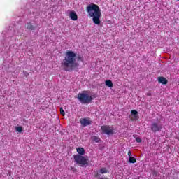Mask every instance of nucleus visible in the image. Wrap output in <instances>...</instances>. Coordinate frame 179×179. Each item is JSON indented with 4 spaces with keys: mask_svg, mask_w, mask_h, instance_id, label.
I'll return each mask as SVG.
<instances>
[{
    "mask_svg": "<svg viewBox=\"0 0 179 179\" xmlns=\"http://www.w3.org/2000/svg\"><path fill=\"white\" fill-rule=\"evenodd\" d=\"M61 66L66 72H72L78 69L79 63L76 62V53L72 50L66 51L64 59L61 62Z\"/></svg>",
    "mask_w": 179,
    "mask_h": 179,
    "instance_id": "f257e3e1",
    "label": "nucleus"
},
{
    "mask_svg": "<svg viewBox=\"0 0 179 179\" xmlns=\"http://www.w3.org/2000/svg\"><path fill=\"white\" fill-rule=\"evenodd\" d=\"M86 10L90 17H92V22L94 24H100V18L101 17V11L100 10V7L97 4H90L86 8Z\"/></svg>",
    "mask_w": 179,
    "mask_h": 179,
    "instance_id": "f03ea898",
    "label": "nucleus"
},
{
    "mask_svg": "<svg viewBox=\"0 0 179 179\" xmlns=\"http://www.w3.org/2000/svg\"><path fill=\"white\" fill-rule=\"evenodd\" d=\"M77 99H78L82 104H89L92 103V101L93 100L92 96L87 94L86 91L78 93Z\"/></svg>",
    "mask_w": 179,
    "mask_h": 179,
    "instance_id": "7ed1b4c3",
    "label": "nucleus"
},
{
    "mask_svg": "<svg viewBox=\"0 0 179 179\" xmlns=\"http://www.w3.org/2000/svg\"><path fill=\"white\" fill-rule=\"evenodd\" d=\"M101 130L105 135H114V128L108 125L101 126Z\"/></svg>",
    "mask_w": 179,
    "mask_h": 179,
    "instance_id": "20e7f679",
    "label": "nucleus"
},
{
    "mask_svg": "<svg viewBox=\"0 0 179 179\" xmlns=\"http://www.w3.org/2000/svg\"><path fill=\"white\" fill-rule=\"evenodd\" d=\"M74 160L78 164H82L83 166H85L88 163L87 159L82 155H75Z\"/></svg>",
    "mask_w": 179,
    "mask_h": 179,
    "instance_id": "39448f33",
    "label": "nucleus"
},
{
    "mask_svg": "<svg viewBox=\"0 0 179 179\" xmlns=\"http://www.w3.org/2000/svg\"><path fill=\"white\" fill-rule=\"evenodd\" d=\"M162 128L163 127L162 126V124H158L157 122H153L151 124V131H152V132H160Z\"/></svg>",
    "mask_w": 179,
    "mask_h": 179,
    "instance_id": "423d86ee",
    "label": "nucleus"
},
{
    "mask_svg": "<svg viewBox=\"0 0 179 179\" xmlns=\"http://www.w3.org/2000/svg\"><path fill=\"white\" fill-rule=\"evenodd\" d=\"M80 122L83 127H87V125L92 124V121L87 118L80 119Z\"/></svg>",
    "mask_w": 179,
    "mask_h": 179,
    "instance_id": "0eeeda50",
    "label": "nucleus"
},
{
    "mask_svg": "<svg viewBox=\"0 0 179 179\" xmlns=\"http://www.w3.org/2000/svg\"><path fill=\"white\" fill-rule=\"evenodd\" d=\"M69 17L71 20H78V15L75 11H71L69 14Z\"/></svg>",
    "mask_w": 179,
    "mask_h": 179,
    "instance_id": "6e6552de",
    "label": "nucleus"
},
{
    "mask_svg": "<svg viewBox=\"0 0 179 179\" xmlns=\"http://www.w3.org/2000/svg\"><path fill=\"white\" fill-rule=\"evenodd\" d=\"M158 82L159 83H162V85H167V79L164 77H159L158 78Z\"/></svg>",
    "mask_w": 179,
    "mask_h": 179,
    "instance_id": "1a4fd4ad",
    "label": "nucleus"
},
{
    "mask_svg": "<svg viewBox=\"0 0 179 179\" xmlns=\"http://www.w3.org/2000/svg\"><path fill=\"white\" fill-rule=\"evenodd\" d=\"M78 155H85V149L83 148H77Z\"/></svg>",
    "mask_w": 179,
    "mask_h": 179,
    "instance_id": "9d476101",
    "label": "nucleus"
},
{
    "mask_svg": "<svg viewBox=\"0 0 179 179\" xmlns=\"http://www.w3.org/2000/svg\"><path fill=\"white\" fill-rule=\"evenodd\" d=\"M27 29L28 30H35L36 29V28L33 25H31V23H30V22L27 23Z\"/></svg>",
    "mask_w": 179,
    "mask_h": 179,
    "instance_id": "9b49d317",
    "label": "nucleus"
},
{
    "mask_svg": "<svg viewBox=\"0 0 179 179\" xmlns=\"http://www.w3.org/2000/svg\"><path fill=\"white\" fill-rule=\"evenodd\" d=\"M106 85L108 86V87H113V81L108 80L105 82Z\"/></svg>",
    "mask_w": 179,
    "mask_h": 179,
    "instance_id": "f8f14e48",
    "label": "nucleus"
},
{
    "mask_svg": "<svg viewBox=\"0 0 179 179\" xmlns=\"http://www.w3.org/2000/svg\"><path fill=\"white\" fill-rule=\"evenodd\" d=\"M129 163H136V159L134 157H129Z\"/></svg>",
    "mask_w": 179,
    "mask_h": 179,
    "instance_id": "ddd939ff",
    "label": "nucleus"
},
{
    "mask_svg": "<svg viewBox=\"0 0 179 179\" xmlns=\"http://www.w3.org/2000/svg\"><path fill=\"white\" fill-rule=\"evenodd\" d=\"M93 141H94V142H96V143L101 142V140L100 139V138H99L97 136H94L93 138Z\"/></svg>",
    "mask_w": 179,
    "mask_h": 179,
    "instance_id": "4468645a",
    "label": "nucleus"
},
{
    "mask_svg": "<svg viewBox=\"0 0 179 179\" xmlns=\"http://www.w3.org/2000/svg\"><path fill=\"white\" fill-rule=\"evenodd\" d=\"M15 130L17 131V132H20V134L23 132V128L22 127H17L15 128Z\"/></svg>",
    "mask_w": 179,
    "mask_h": 179,
    "instance_id": "2eb2a0df",
    "label": "nucleus"
},
{
    "mask_svg": "<svg viewBox=\"0 0 179 179\" xmlns=\"http://www.w3.org/2000/svg\"><path fill=\"white\" fill-rule=\"evenodd\" d=\"M131 114H132V115H134L135 118H136V115H138V111L135 110H131Z\"/></svg>",
    "mask_w": 179,
    "mask_h": 179,
    "instance_id": "dca6fc26",
    "label": "nucleus"
},
{
    "mask_svg": "<svg viewBox=\"0 0 179 179\" xmlns=\"http://www.w3.org/2000/svg\"><path fill=\"white\" fill-rule=\"evenodd\" d=\"M100 173L101 174H104V173H107V169L106 168H102L100 169Z\"/></svg>",
    "mask_w": 179,
    "mask_h": 179,
    "instance_id": "f3484780",
    "label": "nucleus"
},
{
    "mask_svg": "<svg viewBox=\"0 0 179 179\" xmlns=\"http://www.w3.org/2000/svg\"><path fill=\"white\" fill-rule=\"evenodd\" d=\"M77 61H80L81 62H83L84 59H83V57L80 56V55H78L77 57Z\"/></svg>",
    "mask_w": 179,
    "mask_h": 179,
    "instance_id": "a211bd4d",
    "label": "nucleus"
},
{
    "mask_svg": "<svg viewBox=\"0 0 179 179\" xmlns=\"http://www.w3.org/2000/svg\"><path fill=\"white\" fill-rule=\"evenodd\" d=\"M60 114L63 116L65 115V111L64 110V108H60Z\"/></svg>",
    "mask_w": 179,
    "mask_h": 179,
    "instance_id": "6ab92c4d",
    "label": "nucleus"
},
{
    "mask_svg": "<svg viewBox=\"0 0 179 179\" xmlns=\"http://www.w3.org/2000/svg\"><path fill=\"white\" fill-rule=\"evenodd\" d=\"M136 142H137V143H141V142H142V139H141L139 137H137L136 138Z\"/></svg>",
    "mask_w": 179,
    "mask_h": 179,
    "instance_id": "aec40b11",
    "label": "nucleus"
},
{
    "mask_svg": "<svg viewBox=\"0 0 179 179\" xmlns=\"http://www.w3.org/2000/svg\"><path fill=\"white\" fill-rule=\"evenodd\" d=\"M127 155L129 157H132V152L131 150L128 151Z\"/></svg>",
    "mask_w": 179,
    "mask_h": 179,
    "instance_id": "412c9836",
    "label": "nucleus"
},
{
    "mask_svg": "<svg viewBox=\"0 0 179 179\" xmlns=\"http://www.w3.org/2000/svg\"><path fill=\"white\" fill-rule=\"evenodd\" d=\"M152 175L154 176V177H156V176H157V171H153L152 172Z\"/></svg>",
    "mask_w": 179,
    "mask_h": 179,
    "instance_id": "4be33fe9",
    "label": "nucleus"
},
{
    "mask_svg": "<svg viewBox=\"0 0 179 179\" xmlns=\"http://www.w3.org/2000/svg\"><path fill=\"white\" fill-rule=\"evenodd\" d=\"M147 96H152V93H151L150 92H148V93H147Z\"/></svg>",
    "mask_w": 179,
    "mask_h": 179,
    "instance_id": "5701e85b",
    "label": "nucleus"
},
{
    "mask_svg": "<svg viewBox=\"0 0 179 179\" xmlns=\"http://www.w3.org/2000/svg\"><path fill=\"white\" fill-rule=\"evenodd\" d=\"M24 73L25 76H29V73L24 71Z\"/></svg>",
    "mask_w": 179,
    "mask_h": 179,
    "instance_id": "b1692460",
    "label": "nucleus"
},
{
    "mask_svg": "<svg viewBox=\"0 0 179 179\" xmlns=\"http://www.w3.org/2000/svg\"><path fill=\"white\" fill-rule=\"evenodd\" d=\"M177 1H179V0H177Z\"/></svg>",
    "mask_w": 179,
    "mask_h": 179,
    "instance_id": "393cba45",
    "label": "nucleus"
}]
</instances>
